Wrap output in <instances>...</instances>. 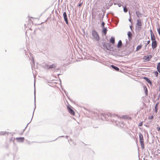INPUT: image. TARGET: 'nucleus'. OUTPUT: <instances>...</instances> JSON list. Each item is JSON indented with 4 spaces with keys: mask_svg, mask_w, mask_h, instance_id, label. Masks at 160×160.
<instances>
[{
    "mask_svg": "<svg viewBox=\"0 0 160 160\" xmlns=\"http://www.w3.org/2000/svg\"><path fill=\"white\" fill-rule=\"evenodd\" d=\"M102 46L103 48L106 49L110 51H114L116 49L115 48V47L112 46V44L109 43H107L106 42H102Z\"/></svg>",
    "mask_w": 160,
    "mask_h": 160,
    "instance_id": "obj_1",
    "label": "nucleus"
},
{
    "mask_svg": "<svg viewBox=\"0 0 160 160\" xmlns=\"http://www.w3.org/2000/svg\"><path fill=\"white\" fill-rule=\"evenodd\" d=\"M101 119L102 120H103V118H104L105 119H106L108 118L109 117H117V118H119V117L117 115L115 114H111L110 113H108V114H105L103 113L101 115Z\"/></svg>",
    "mask_w": 160,
    "mask_h": 160,
    "instance_id": "obj_2",
    "label": "nucleus"
},
{
    "mask_svg": "<svg viewBox=\"0 0 160 160\" xmlns=\"http://www.w3.org/2000/svg\"><path fill=\"white\" fill-rule=\"evenodd\" d=\"M92 35L93 38L97 41H99L100 39V37L97 32L93 29L92 30Z\"/></svg>",
    "mask_w": 160,
    "mask_h": 160,
    "instance_id": "obj_3",
    "label": "nucleus"
},
{
    "mask_svg": "<svg viewBox=\"0 0 160 160\" xmlns=\"http://www.w3.org/2000/svg\"><path fill=\"white\" fill-rule=\"evenodd\" d=\"M142 22L140 19H138L137 20V23L136 24L135 29L138 31V32L142 29Z\"/></svg>",
    "mask_w": 160,
    "mask_h": 160,
    "instance_id": "obj_4",
    "label": "nucleus"
},
{
    "mask_svg": "<svg viewBox=\"0 0 160 160\" xmlns=\"http://www.w3.org/2000/svg\"><path fill=\"white\" fill-rule=\"evenodd\" d=\"M139 138L141 147L143 149L145 148L144 142L143 135L141 132L139 133Z\"/></svg>",
    "mask_w": 160,
    "mask_h": 160,
    "instance_id": "obj_5",
    "label": "nucleus"
},
{
    "mask_svg": "<svg viewBox=\"0 0 160 160\" xmlns=\"http://www.w3.org/2000/svg\"><path fill=\"white\" fill-rule=\"evenodd\" d=\"M34 110H33V113H32V118H31V121L30 122H29L28 123V124H27V126H26V127L27 128V127L28 125L30 123V122H31L32 120V118L33 117V114H34V111H35V109L36 108V97H35V94H36V90H35V80H34Z\"/></svg>",
    "mask_w": 160,
    "mask_h": 160,
    "instance_id": "obj_6",
    "label": "nucleus"
},
{
    "mask_svg": "<svg viewBox=\"0 0 160 160\" xmlns=\"http://www.w3.org/2000/svg\"><path fill=\"white\" fill-rule=\"evenodd\" d=\"M72 108V107L69 105L67 106V109L68 112L71 114L72 115H74L75 114V112L73 109Z\"/></svg>",
    "mask_w": 160,
    "mask_h": 160,
    "instance_id": "obj_7",
    "label": "nucleus"
},
{
    "mask_svg": "<svg viewBox=\"0 0 160 160\" xmlns=\"http://www.w3.org/2000/svg\"><path fill=\"white\" fill-rule=\"evenodd\" d=\"M152 58V55H145L143 58V61L144 62H146L147 61H149L151 58Z\"/></svg>",
    "mask_w": 160,
    "mask_h": 160,
    "instance_id": "obj_8",
    "label": "nucleus"
},
{
    "mask_svg": "<svg viewBox=\"0 0 160 160\" xmlns=\"http://www.w3.org/2000/svg\"><path fill=\"white\" fill-rule=\"evenodd\" d=\"M63 17L64 20L65 21L66 24L67 25H68L69 23L68 22V18L66 12H63Z\"/></svg>",
    "mask_w": 160,
    "mask_h": 160,
    "instance_id": "obj_9",
    "label": "nucleus"
},
{
    "mask_svg": "<svg viewBox=\"0 0 160 160\" xmlns=\"http://www.w3.org/2000/svg\"><path fill=\"white\" fill-rule=\"evenodd\" d=\"M108 31L107 27H104L102 28V35L106 36Z\"/></svg>",
    "mask_w": 160,
    "mask_h": 160,
    "instance_id": "obj_10",
    "label": "nucleus"
},
{
    "mask_svg": "<svg viewBox=\"0 0 160 160\" xmlns=\"http://www.w3.org/2000/svg\"><path fill=\"white\" fill-rule=\"evenodd\" d=\"M152 47L154 49H155L158 46V42L156 40L152 41Z\"/></svg>",
    "mask_w": 160,
    "mask_h": 160,
    "instance_id": "obj_11",
    "label": "nucleus"
},
{
    "mask_svg": "<svg viewBox=\"0 0 160 160\" xmlns=\"http://www.w3.org/2000/svg\"><path fill=\"white\" fill-rule=\"evenodd\" d=\"M110 67L112 68L114 70L116 71H118L121 72V70H120V69L117 66L112 64L110 65L109 66Z\"/></svg>",
    "mask_w": 160,
    "mask_h": 160,
    "instance_id": "obj_12",
    "label": "nucleus"
},
{
    "mask_svg": "<svg viewBox=\"0 0 160 160\" xmlns=\"http://www.w3.org/2000/svg\"><path fill=\"white\" fill-rule=\"evenodd\" d=\"M16 139L18 142H22L24 140V138L23 137H17L16 138Z\"/></svg>",
    "mask_w": 160,
    "mask_h": 160,
    "instance_id": "obj_13",
    "label": "nucleus"
},
{
    "mask_svg": "<svg viewBox=\"0 0 160 160\" xmlns=\"http://www.w3.org/2000/svg\"><path fill=\"white\" fill-rule=\"evenodd\" d=\"M142 78L145 80L148 83L151 85L152 84V82L150 79L148 77H142Z\"/></svg>",
    "mask_w": 160,
    "mask_h": 160,
    "instance_id": "obj_14",
    "label": "nucleus"
},
{
    "mask_svg": "<svg viewBox=\"0 0 160 160\" xmlns=\"http://www.w3.org/2000/svg\"><path fill=\"white\" fill-rule=\"evenodd\" d=\"M122 41L120 40H119L118 43L116 46L115 45L114 47H117L119 49L122 47Z\"/></svg>",
    "mask_w": 160,
    "mask_h": 160,
    "instance_id": "obj_15",
    "label": "nucleus"
},
{
    "mask_svg": "<svg viewBox=\"0 0 160 160\" xmlns=\"http://www.w3.org/2000/svg\"><path fill=\"white\" fill-rule=\"evenodd\" d=\"M115 39L114 37L112 36L110 39V42L113 46L114 44Z\"/></svg>",
    "mask_w": 160,
    "mask_h": 160,
    "instance_id": "obj_16",
    "label": "nucleus"
},
{
    "mask_svg": "<svg viewBox=\"0 0 160 160\" xmlns=\"http://www.w3.org/2000/svg\"><path fill=\"white\" fill-rule=\"evenodd\" d=\"M57 64L53 63L52 65H50L48 67L47 69H49L50 68H54L56 67Z\"/></svg>",
    "mask_w": 160,
    "mask_h": 160,
    "instance_id": "obj_17",
    "label": "nucleus"
},
{
    "mask_svg": "<svg viewBox=\"0 0 160 160\" xmlns=\"http://www.w3.org/2000/svg\"><path fill=\"white\" fill-rule=\"evenodd\" d=\"M127 35H128V40L129 41L131 40L132 39V34L131 32L130 31H128L127 33Z\"/></svg>",
    "mask_w": 160,
    "mask_h": 160,
    "instance_id": "obj_18",
    "label": "nucleus"
},
{
    "mask_svg": "<svg viewBox=\"0 0 160 160\" xmlns=\"http://www.w3.org/2000/svg\"><path fill=\"white\" fill-rule=\"evenodd\" d=\"M143 90L144 91V93L146 96H148V90L147 87L145 85L143 86Z\"/></svg>",
    "mask_w": 160,
    "mask_h": 160,
    "instance_id": "obj_19",
    "label": "nucleus"
},
{
    "mask_svg": "<svg viewBox=\"0 0 160 160\" xmlns=\"http://www.w3.org/2000/svg\"><path fill=\"white\" fill-rule=\"evenodd\" d=\"M136 14L137 15V17L138 18L141 17L143 15L140 11H136Z\"/></svg>",
    "mask_w": 160,
    "mask_h": 160,
    "instance_id": "obj_20",
    "label": "nucleus"
},
{
    "mask_svg": "<svg viewBox=\"0 0 160 160\" xmlns=\"http://www.w3.org/2000/svg\"><path fill=\"white\" fill-rule=\"evenodd\" d=\"M132 51L131 52H132ZM130 52L129 51H126V52L125 51H122V54H123L122 55V56H123V55H128L129 53H130Z\"/></svg>",
    "mask_w": 160,
    "mask_h": 160,
    "instance_id": "obj_21",
    "label": "nucleus"
},
{
    "mask_svg": "<svg viewBox=\"0 0 160 160\" xmlns=\"http://www.w3.org/2000/svg\"><path fill=\"white\" fill-rule=\"evenodd\" d=\"M151 41L156 40L154 33L150 34Z\"/></svg>",
    "mask_w": 160,
    "mask_h": 160,
    "instance_id": "obj_22",
    "label": "nucleus"
},
{
    "mask_svg": "<svg viewBox=\"0 0 160 160\" xmlns=\"http://www.w3.org/2000/svg\"><path fill=\"white\" fill-rule=\"evenodd\" d=\"M142 47V44L138 45L136 47L135 52H137L139 51L141 48Z\"/></svg>",
    "mask_w": 160,
    "mask_h": 160,
    "instance_id": "obj_23",
    "label": "nucleus"
},
{
    "mask_svg": "<svg viewBox=\"0 0 160 160\" xmlns=\"http://www.w3.org/2000/svg\"><path fill=\"white\" fill-rule=\"evenodd\" d=\"M157 69L158 71L160 73V62H159L158 63Z\"/></svg>",
    "mask_w": 160,
    "mask_h": 160,
    "instance_id": "obj_24",
    "label": "nucleus"
},
{
    "mask_svg": "<svg viewBox=\"0 0 160 160\" xmlns=\"http://www.w3.org/2000/svg\"><path fill=\"white\" fill-rule=\"evenodd\" d=\"M122 7L123 8V12H125V13H127V12L128 11V9L126 7V6H123V5H122Z\"/></svg>",
    "mask_w": 160,
    "mask_h": 160,
    "instance_id": "obj_25",
    "label": "nucleus"
},
{
    "mask_svg": "<svg viewBox=\"0 0 160 160\" xmlns=\"http://www.w3.org/2000/svg\"><path fill=\"white\" fill-rule=\"evenodd\" d=\"M158 102L157 103L155 106V107H154V108H155V112H158V107L157 106V105H158Z\"/></svg>",
    "mask_w": 160,
    "mask_h": 160,
    "instance_id": "obj_26",
    "label": "nucleus"
},
{
    "mask_svg": "<svg viewBox=\"0 0 160 160\" xmlns=\"http://www.w3.org/2000/svg\"><path fill=\"white\" fill-rule=\"evenodd\" d=\"M150 42V40H149L147 41V43H145V45L144 46V49H146V47L148 44Z\"/></svg>",
    "mask_w": 160,
    "mask_h": 160,
    "instance_id": "obj_27",
    "label": "nucleus"
},
{
    "mask_svg": "<svg viewBox=\"0 0 160 160\" xmlns=\"http://www.w3.org/2000/svg\"><path fill=\"white\" fill-rule=\"evenodd\" d=\"M112 120H113L112 122H116V124L117 125H118L119 123L120 124V122H119L117 121V120H116L115 119H112Z\"/></svg>",
    "mask_w": 160,
    "mask_h": 160,
    "instance_id": "obj_28",
    "label": "nucleus"
},
{
    "mask_svg": "<svg viewBox=\"0 0 160 160\" xmlns=\"http://www.w3.org/2000/svg\"><path fill=\"white\" fill-rule=\"evenodd\" d=\"M80 3L78 4V6L79 7H81L82 4V3H83V0H80Z\"/></svg>",
    "mask_w": 160,
    "mask_h": 160,
    "instance_id": "obj_29",
    "label": "nucleus"
},
{
    "mask_svg": "<svg viewBox=\"0 0 160 160\" xmlns=\"http://www.w3.org/2000/svg\"><path fill=\"white\" fill-rule=\"evenodd\" d=\"M114 5H118L119 7H121L123 5H122V4L121 3H119V2H117L116 3H114Z\"/></svg>",
    "mask_w": 160,
    "mask_h": 160,
    "instance_id": "obj_30",
    "label": "nucleus"
},
{
    "mask_svg": "<svg viewBox=\"0 0 160 160\" xmlns=\"http://www.w3.org/2000/svg\"><path fill=\"white\" fill-rule=\"evenodd\" d=\"M129 18L128 19V21L131 23H132V21H131V14L130 13V11H129Z\"/></svg>",
    "mask_w": 160,
    "mask_h": 160,
    "instance_id": "obj_31",
    "label": "nucleus"
},
{
    "mask_svg": "<svg viewBox=\"0 0 160 160\" xmlns=\"http://www.w3.org/2000/svg\"><path fill=\"white\" fill-rule=\"evenodd\" d=\"M61 88H62V89L63 91L64 92V93H65L66 96H68V92L66 91H65V90L63 88H62V86H61Z\"/></svg>",
    "mask_w": 160,
    "mask_h": 160,
    "instance_id": "obj_32",
    "label": "nucleus"
},
{
    "mask_svg": "<svg viewBox=\"0 0 160 160\" xmlns=\"http://www.w3.org/2000/svg\"><path fill=\"white\" fill-rule=\"evenodd\" d=\"M158 72H159L158 71H155L153 72V73H154L155 76L156 77H157L158 76Z\"/></svg>",
    "mask_w": 160,
    "mask_h": 160,
    "instance_id": "obj_33",
    "label": "nucleus"
},
{
    "mask_svg": "<svg viewBox=\"0 0 160 160\" xmlns=\"http://www.w3.org/2000/svg\"><path fill=\"white\" fill-rule=\"evenodd\" d=\"M68 99L72 102L73 103L75 104V102H74L70 98V97H69L68 96H67Z\"/></svg>",
    "mask_w": 160,
    "mask_h": 160,
    "instance_id": "obj_34",
    "label": "nucleus"
},
{
    "mask_svg": "<svg viewBox=\"0 0 160 160\" xmlns=\"http://www.w3.org/2000/svg\"><path fill=\"white\" fill-rule=\"evenodd\" d=\"M16 139V138H14V139H13V137H12V138H11L10 139V142H11V141H12V142H13L14 143V141H15V140Z\"/></svg>",
    "mask_w": 160,
    "mask_h": 160,
    "instance_id": "obj_35",
    "label": "nucleus"
},
{
    "mask_svg": "<svg viewBox=\"0 0 160 160\" xmlns=\"http://www.w3.org/2000/svg\"><path fill=\"white\" fill-rule=\"evenodd\" d=\"M105 25V23L104 21H102L101 23V27L102 28H103L104 27V25Z\"/></svg>",
    "mask_w": 160,
    "mask_h": 160,
    "instance_id": "obj_36",
    "label": "nucleus"
},
{
    "mask_svg": "<svg viewBox=\"0 0 160 160\" xmlns=\"http://www.w3.org/2000/svg\"><path fill=\"white\" fill-rule=\"evenodd\" d=\"M151 133L152 135V142L151 143H150V144L153 143V142L154 141V138H155V137L153 135V134H152V133L151 132Z\"/></svg>",
    "mask_w": 160,
    "mask_h": 160,
    "instance_id": "obj_37",
    "label": "nucleus"
},
{
    "mask_svg": "<svg viewBox=\"0 0 160 160\" xmlns=\"http://www.w3.org/2000/svg\"><path fill=\"white\" fill-rule=\"evenodd\" d=\"M153 115H151L150 116H149L148 119L149 120H152L153 118Z\"/></svg>",
    "mask_w": 160,
    "mask_h": 160,
    "instance_id": "obj_38",
    "label": "nucleus"
},
{
    "mask_svg": "<svg viewBox=\"0 0 160 160\" xmlns=\"http://www.w3.org/2000/svg\"><path fill=\"white\" fill-rule=\"evenodd\" d=\"M143 121H142V122H140L138 124V126H139V127L142 126L143 124Z\"/></svg>",
    "mask_w": 160,
    "mask_h": 160,
    "instance_id": "obj_39",
    "label": "nucleus"
},
{
    "mask_svg": "<svg viewBox=\"0 0 160 160\" xmlns=\"http://www.w3.org/2000/svg\"><path fill=\"white\" fill-rule=\"evenodd\" d=\"M50 38H51L50 36H48V37H47L46 38V41H48V40L50 41Z\"/></svg>",
    "mask_w": 160,
    "mask_h": 160,
    "instance_id": "obj_40",
    "label": "nucleus"
},
{
    "mask_svg": "<svg viewBox=\"0 0 160 160\" xmlns=\"http://www.w3.org/2000/svg\"><path fill=\"white\" fill-rule=\"evenodd\" d=\"M101 15H102V18H100V21H101V20H103V19L104 18V14H103L102 15V14H101Z\"/></svg>",
    "mask_w": 160,
    "mask_h": 160,
    "instance_id": "obj_41",
    "label": "nucleus"
},
{
    "mask_svg": "<svg viewBox=\"0 0 160 160\" xmlns=\"http://www.w3.org/2000/svg\"><path fill=\"white\" fill-rule=\"evenodd\" d=\"M31 60H32L33 64L34 65L35 64V62L34 61V58L33 57H32V58L31 59Z\"/></svg>",
    "mask_w": 160,
    "mask_h": 160,
    "instance_id": "obj_42",
    "label": "nucleus"
},
{
    "mask_svg": "<svg viewBox=\"0 0 160 160\" xmlns=\"http://www.w3.org/2000/svg\"><path fill=\"white\" fill-rule=\"evenodd\" d=\"M60 69L59 68H56L55 69H54V72H57Z\"/></svg>",
    "mask_w": 160,
    "mask_h": 160,
    "instance_id": "obj_43",
    "label": "nucleus"
},
{
    "mask_svg": "<svg viewBox=\"0 0 160 160\" xmlns=\"http://www.w3.org/2000/svg\"><path fill=\"white\" fill-rule=\"evenodd\" d=\"M0 133V135H5V133H6V132H5L3 133V132H1Z\"/></svg>",
    "mask_w": 160,
    "mask_h": 160,
    "instance_id": "obj_44",
    "label": "nucleus"
},
{
    "mask_svg": "<svg viewBox=\"0 0 160 160\" xmlns=\"http://www.w3.org/2000/svg\"><path fill=\"white\" fill-rule=\"evenodd\" d=\"M157 129L158 132H160V127H157Z\"/></svg>",
    "mask_w": 160,
    "mask_h": 160,
    "instance_id": "obj_45",
    "label": "nucleus"
},
{
    "mask_svg": "<svg viewBox=\"0 0 160 160\" xmlns=\"http://www.w3.org/2000/svg\"><path fill=\"white\" fill-rule=\"evenodd\" d=\"M157 31L158 32H160V27L158 28L157 29Z\"/></svg>",
    "mask_w": 160,
    "mask_h": 160,
    "instance_id": "obj_46",
    "label": "nucleus"
},
{
    "mask_svg": "<svg viewBox=\"0 0 160 160\" xmlns=\"http://www.w3.org/2000/svg\"><path fill=\"white\" fill-rule=\"evenodd\" d=\"M150 34L154 33L153 32H152V30H151V29L150 30Z\"/></svg>",
    "mask_w": 160,
    "mask_h": 160,
    "instance_id": "obj_47",
    "label": "nucleus"
},
{
    "mask_svg": "<svg viewBox=\"0 0 160 160\" xmlns=\"http://www.w3.org/2000/svg\"><path fill=\"white\" fill-rule=\"evenodd\" d=\"M147 138H148H148H149V135H148V132H147Z\"/></svg>",
    "mask_w": 160,
    "mask_h": 160,
    "instance_id": "obj_48",
    "label": "nucleus"
},
{
    "mask_svg": "<svg viewBox=\"0 0 160 160\" xmlns=\"http://www.w3.org/2000/svg\"><path fill=\"white\" fill-rule=\"evenodd\" d=\"M160 98V93L159 94L157 100H158Z\"/></svg>",
    "mask_w": 160,
    "mask_h": 160,
    "instance_id": "obj_49",
    "label": "nucleus"
},
{
    "mask_svg": "<svg viewBox=\"0 0 160 160\" xmlns=\"http://www.w3.org/2000/svg\"><path fill=\"white\" fill-rule=\"evenodd\" d=\"M158 91H157V94H155L154 95V98H155V97H156V95H157L158 93Z\"/></svg>",
    "mask_w": 160,
    "mask_h": 160,
    "instance_id": "obj_50",
    "label": "nucleus"
},
{
    "mask_svg": "<svg viewBox=\"0 0 160 160\" xmlns=\"http://www.w3.org/2000/svg\"><path fill=\"white\" fill-rule=\"evenodd\" d=\"M120 123L121 125H122L123 126H124V122H120Z\"/></svg>",
    "mask_w": 160,
    "mask_h": 160,
    "instance_id": "obj_51",
    "label": "nucleus"
},
{
    "mask_svg": "<svg viewBox=\"0 0 160 160\" xmlns=\"http://www.w3.org/2000/svg\"><path fill=\"white\" fill-rule=\"evenodd\" d=\"M109 64V63H107L106 64V65L108 66H109L108 65Z\"/></svg>",
    "mask_w": 160,
    "mask_h": 160,
    "instance_id": "obj_52",
    "label": "nucleus"
},
{
    "mask_svg": "<svg viewBox=\"0 0 160 160\" xmlns=\"http://www.w3.org/2000/svg\"><path fill=\"white\" fill-rule=\"evenodd\" d=\"M68 137H69V136H65V138H68Z\"/></svg>",
    "mask_w": 160,
    "mask_h": 160,
    "instance_id": "obj_53",
    "label": "nucleus"
},
{
    "mask_svg": "<svg viewBox=\"0 0 160 160\" xmlns=\"http://www.w3.org/2000/svg\"><path fill=\"white\" fill-rule=\"evenodd\" d=\"M8 145H7L6 146V148H8Z\"/></svg>",
    "mask_w": 160,
    "mask_h": 160,
    "instance_id": "obj_54",
    "label": "nucleus"
},
{
    "mask_svg": "<svg viewBox=\"0 0 160 160\" xmlns=\"http://www.w3.org/2000/svg\"><path fill=\"white\" fill-rule=\"evenodd\" d=\"M130 29H131V30L132 31V26H130Z\"/></svg>",
    "mask_w": 160,
    "mask_h": 160,
    "instance_id": "obj_55",
    "label": "nucleus"
},
{
    "mask_svg": "<svg viewBox=\"0 0 160 160\" xmlns=\"http://www.w3.org/2000/svg\"><path fill=\"white\" fill-rule=\"evenodd\" d=\"M59 80H60V84H61V81L60 79H59Z\"/></svg>",
    "mask_w": 160,
    "mask_h": 160,
    "instance_id": "obj_56",
    "label": "nucleus"
},
{
    "mask_svg": "<svg viewBox=\"0 0 160 160\" xmlns=\"http://www.w3.org/2000/svg\"><path fill=\"white\" fill-rule=\"evenodd\" d=\"M64 137V136H59L58 137L59 138V137Z\"/></svg>",
    "mask_w": 160,
    "mask_h": 160,
    "instance_id": "obj_57",
    "label": "nucleus"
},
{
    "mask_svg": "<svg viewBox=\"0 0 160 160\" xmlns=\"http://www.w3.org/2000/svg\"><path fill=\"white\" fill-rule=\"evenodd\" d=\"M57 138L56 139H55V140H52V141H51L50 142L54 141H55L56 140H57Z\"/></svg>",
    "mask_w": 160,
    "mask_h": 160,
    "instance_id": "obj_58",
    "label": "nucleus"
},
{
    "mask_svg": "<svg viewBox=\"0 0 160 160\" xmlns=\"http://www.w3.org/2000/svg\"><path fill=\"white\" fill-rule=\"evenodd\" d=\"M82 30L83 32H84V31H85V30L84 29H82Z\"/></svg>",
    "mask_w": 160,
    "mask_h": 160,
    "instance_id": "obj_59",
    "label": "nucleus"
},
{
    "mask_svg": "<svg viewBox=\"0 0 160 160\" xmlns=\"http://www.w3.org/2000/svg\"><path fill=\"white\" fill-rule=\"evenodd\" d=\"M61 75V74H58L57 75H58V76H59V75Z\"/></svg>",
    "mask_w": 160,
    "mask_h": 160,
    "instance_id": "obj_60",
    "label": "nucleus"
},
{
    "mask_svg": "<svg viewBox=\"0 0 160 160\" xmlns=\"http://www.w3.org/2000/svg\"><path fill=\"white\" fill-rule=\"evenodd\" d=\"M48 8L46 9L45 10V11L44 12H46V11L47 10H48Z\"/></svg>",
    "mask_w": 160,
    "mask_h": 160,
    "instance_id": "obj_61",
    "label": "nucleus"
},
{
    "mask_svg": "<svg viewBox=\"0 0 160 160\" xmlns=\"http://www.w3.org/2000/svg\"><path fill=\"white\" fill-rule=\"evenodd\" d=\"M25 128H24V129L23 130V132H24L25 131Z\"/></svg>",
    "mask_w": 160,
    "mask_h": 160,
    "instance_id": "obj_62",
    "label": "nucleus"
},
{
    "mask_svg": "<svg viewBox=\"0 0 160 160\" xmlns=\"http://www.w3.org/2000/svg\"><path fill=\"white\" fill-rule=\"evenodd\" d=\"M83 33H84V34H85V31H84V32H83Z\"/></svg>",
    "mask_w": 160,
    "mask_h": 160,
    "instance_id": "obj_63",
    "label": "nucleus"
},
{
    "mask_svg": "<svg viewBox=\"0 0 160 160\" xmlns=\"http://www.w3.org/2000/svg\"><path fill=\"white\" fill-rule=\"evenodd\" d=\"M145 126L147 127H148V126H147V125H145Z\"/></svg>",
    "mask_w": 160,
    "mask_h": 160,
    "instance_id": "obj_64",
    "label": "nucleus"
}]
</instances>
